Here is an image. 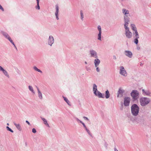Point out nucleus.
Returning a JSON list of instances; mask_svg holds the SVG:
<instances>
[{"label":"nucleus","instance_id":"1","mask_svg":"<svg viewBox=\"0 0 151 151\" xmlns=\"http://www.w3.org/2000/svg\"><path fill=\"white\" fill-rule=\"evenodd\" d=\"M139 108L136 104H134L131 107V111L132 114L134 116H137L139 113Z\"/></svg>","mask_w":151,"mask_h":151},{"label":"nucleus","instance_id":"2","mask_svg":"<svg viewBox=\"0 0 151 151\" xmlns=\"http://www.w3.org/2000/svg\"><path fill=\"white\" fill-rule=\"evenodd\" d=\"M150 101L149 99L146 97L141 98L139 100L140 104L142 106H145L148 104Z\"/></svg>","mask_w":151,"mask_h":151},{"label":"nucleus","instance_id":"3","mask_svg":"<svg viewBox=\"0 0 151 151\" xmlns=\"http://www.w3.org/2000/svg\"><path fill=\"white\" fill-rule=\"evenodd\" d=\"M131 96L134 100H136L138 97L139 92L136 90H133L131 93Z\"/></svg>","mask_w":151,"mask_h":151},{"label":"nucleus","instance_id":"4","mask_svg":"<svg viewBox=\"0 0 151 151\" xmlns=\"http://www.w3.org/2000/svg\"><path fill=\"white\" fill-rule=\"evenodd\" d=\"M125 29V34L128 38H130L132 37V33L129 31V28L127 27H124Z\"/></svg>","mask_w":151,"mask_h":151},{"label":"nucleus","instance_id":"5","mask_svg":"<svg viewBox=\"0 0 151 151\" xmlns=\"http://www.w3.org/2000/svg\"><path fill=\"white\" fill-rule=\"evenodd\" d=\"M124 20L125 23L124 27H127L128 24L130 22V18L127 15H126L124 17Z\"/></svg>","mask_w":151,"mask_h":151},{"label":"nucleus","instance_id":"6","mask_svg":"<svg viewBox=\"0 0 151 151\" xmlns=\"http://www.w3.org/2000/svg\"><path fill=\"white\" fill-rule=\"evenodd\" d=\"M119 73L121 75L125 76H126L127 75V73L126 71L123 66L120 67Z\"/></svg>","mask_w":151,"mask_h":151},{"label":"nucleus","instance_id":"7","mask_svg":"<svg viewBox=\"0 0 151 151\" xmlns=\"http://www.w3.org/2000/svg\"><path fill=\"white\" fill-rule=\"evenodd\" d=\"M130 101V98L128 97H126L124 99V105L125 106H128Z\"/></svg>","mask_w":151,"mask_h":151},{"label":"nucleus","instance_id":"8","mask_svg":"<svg viewBox=\"0 0 151 151\" xmlns=\"http://www.w3.org/2000/svg\"><path fill=\"white\" fill-rule=\"evenodd\" d=\"M3 35L6 38H7L10 42H11L14 46L16 48V47L15 45L14 44L11 38L9 36V35L6 33L3 32Z\"/></svg>","mask_w":151,"mask_h":151},{"label":"nucleus","instance_id":"9","mask_svg":"<svg viewBox=\"0 0 151 151\" xmlns=\"http://www.w3.org/2000/svg\"><path fill=\"white\" fill-rule=\"evenodd\" d=\"M90 53L91 57H94L96 58H98L97 52L95 50H91L90 51Z\"/></svg>","mask_w":151,"mask_h":151},{"label":"nucleus","instance_id":"10","mask_svg":"<svg viewBox=\"0 0 151 151\" xmlns=\"http://www.w3.org/2000/svg\"><path fill=\"white\" fill-rule=\"evenodd\" d=\"M124 90L119 88L118 92L117 97H121L123 96V93H124Z\"/></svg>","mask_w":151,"mask_h":151},{"label":"nucleus","instance_id":"11","mask_svg":"<svg viewBox=\"0 0 151 151\" xmlns=\"http://www.w3.org/2000/svg\"><path fill=\"white\" fill-rule=\"evenodd\" d=\"M54 40L53 37L50 36L48 40V44L51 46L52 44L54 43Z\"/></svg>","mask_w":151,"mask_h":151},{"label":"nucleus","instance_id":"12","mask_svg":"<svg viewBox=\"0 0 151 151\" xmlns=\"http://www.w3.org/2000/svg\"><path fill=\"white\" fill-rule=\"evenodd\" d=\"M98 29L99 31V33L98 35V39L101 40V26L99 25L98 27Z\"/></svg>","mask_w":151,"mask_h":151},{"label":"nucleus","instance_id":"13","mask_svg":"<svg viewBox=\"0 0 151 151\" xmlns=\"http://www.w3.org/2000/svg\"><path fill=\"white\" fill-rule=\"evenodd\" d=\"M125 54L126 56L129 58H131L132 56V52L129 51H125Z\"/></svg>","mask_w":151,"mask_h":151},{"label":"nucleus","instance_id":"14","mask_svg":"<svg viewBox=\"0 0 151 151\" xmlns=\"http://www.w3.org/2000/svg\"><path fill=\"white\" fill-rule=\"evenodd\" d=\"M56 12H55V15L56 17V18L57 20L59 19L58 18V12H59V7L58 5H55Z\"/></svg>","mask_w":151,"mask_h":151},{"label":"nucleus","instance_id":"15","mask_svg":"<svg viewBox=\"0 0 151 151\" xmlns=\"http://www.w3.org/2000/svg\"><path fill=\"white\" fill-rule=\"evenodd\" d=\"M96 96H98L99 98H104V96L99 91L96 93V94H94Z\"/></svg>","mask_w":151,"mask_h":151},{"label":"nucleus","instance_id":"16","mask_svg":"<svg viewBox=\"0 0 151 151\" xmlns=\"http://www.w3.org/2000/svg\"><path fill=\"white\" fill-rule=\"evenodd\" d=\"M95 65L96 67H97L100 63V60L97 58L94 60Z\"/></svg>","mask_w":151,"mask_h":151},{"label":"nucleus","instance_id":"17","mask_svg":"<svg viewBox=\"0 0 151 151\" xmlns=\"http://www.w3.org/2000/svg\"><path fill=\"white\" fill-rule=\"evenodd\" d=\"M14 124L19 130L20 131L22 130V128L19 124H17L15 122H14Z\"/></svg>","mask_w":151,"mask_h":151},{"label":"nucleus","instance_id":"18","mask_svg":"<svg viewBox=\"0 0 151 151\" xmlns=\"http://www.w3.org/2000/svg\"><path fill=\"white\" fill-rule=\"evenodd\" d=\"M122 13L125 15L127 14H129V11L125 9H122Z\"/></svg>","mask_w":151,"mask_h":151},{"label":"nucleus","instance_id":"19","mask_svg":"<svg viewBox=\"0 0 151 151\" xmlns=\"http://www.w3.org/2000/svg\"><path fill=\"white\" fill-rule=\"evenodd\" d=\"M133 33L134 37L139 38V35L137 30L134 31Z\"/></svg>","mask_w":151,"mask_h":151},{"label":"nucleus","instance_id":"20","mask_svg":"<svg viewBox=\"0 0 151 151\" xmlns=\"http://www.w3.org/2000/svg\"><path fill=\"white\" fill-rule=\"evenodd\" d=\"M93 91L94 94H96V93L98 91L97 89V86L95 84H93Z\"/></svg>","mask_w":151,"mask_h":151},{"label":"nucleus","instance_id":"21","mask_svg":"<svg viewBox=\"0 0 151 151\" xmlns=\"http://www.w3.org/2000/svg\"><path fill=\"white\" fill-rule=\"evenodd\" d=\"M142 91L143 93H144L145 95L147 96H149L151 94V93L148 90L145 91L144 89H142Z\"/></svg>","mask_w":151,"mask_h":151},{"label":"nucleus","instance_id":"22","mask_svg":"<svg viewBox=\"0 0 151 151\" xmlns=\"http://www.w3.org/2000/svg\"><path fill=\"white\" fill-rule=\"evenodd\" d=\"M36 87H37V91H38V93L39 97V98L40 99H42V93L40 91V90H39V89L38 88L37 86H36Z\"/></svg>","mask_w":151,"mask_h":151},{"label":"nucleus","instance_id":"23","mask_svg":"<svg viewBox=\"0 0 151 151\" xmlns=\"http://www.w3.org/2000/svg\"><path fill=\"white\" fill-rule=\"evenodd\" d=\"M110 96V94L108 90L105 92V97L106 99H108Z\"/></svg>","mask_w":151,"mask_h":151},{"label":"nucleus","instance_id":"24","mask_svg":"<svg viewBox=\"0 0 151 151\" xmlns=\"http://www.w3.org/2000/svg\"><path fill=\"white\" fill-rule=\"evenodd\" d=\"M131 27L132 30L134 31L137 30V28L135 24H132L131 25Z\"/></svg>","mask_w":151,"mask_h":151},{"label":"nucleus","instance_id":"25","mask_svg":"<svg viewBox=\"0 0 151 151\" xmlns=\"http://www.w3.org/2000/svg\"><path fill=\"white\" fill-rule=\"evenodd\" d=\"M80 15L81 19L82 21L83 20V12L82 10H81L80 11Z\"/></svg>","mask_w":151,"mask_h":151},{"label":"nucleus","instance_id":"26","mask_svg":"<svg viewBox=\"0 0 151 151\" xmlns=\"http://www.w3.org/2000/svg\"><path fill=\"white\" fill-rule=\"evenodd\" d=\"M42 119L43 121L44 124L46 125L49 126V124L47 123V120L44 118H42Z\"/></svg>","mask_w":151,"mask_h":151},{"label":"nucleus","instance_id":"27","mask_svg":"<svg viewBox=\"0 0 151 151\" xmlns=\"http://www.w3.org/2000/svg\"><path fill=\"white\" fill-rule=\"evenodd\" d=\"M29 90L32 91L33 93H35V92L34 91V90L33 89V88L32 87L30 86H29Z\"/></svg>","mask_w":151,"mask_h":151},{"label":"nucleus","instance_id":"28","mask_svg":"<svg viewBox=\"0 0 151 151\" xmlns=\"http://www.w3.org/2000/svg\"><path fill=\"white\" fill-rule=\"evenodd\" d=\"M135 39H134V42L136 44H137L138 43V39L139 38H137V37H135Z\"/></svg>","mask_w":151,"mask_h":151},{"label":"nucleus","instance_id":"29","mask_svg":"<svg viewBox=\"0 0 151 151\" xmlns=\"http://www.w3.org/2000/svg\"><path fill=\"white\" fill-rule=\"evenodd\" d=\"M2 71L3 73L5 76H6L8 77H9V76L7 72L6 71L4 70H3Z\"/></svg>","mask_w":151,"mask_h":151},{"label":"nucleus","instance_id":"30","mask_svg":"<svg viewBox=\"0 0 151 151\" xmlns=\"http://www.w3.org/2000/svg\"><path fill=\"white\" fill-rule=\"evenodd\" d=\"M33 68H34V69L35 70H36V71H37L38 72H40V73L42 72L41 70H40V69L37 68L35 66Z\"/></svg>","mask_w":151,"mask_h":151},{"label":"nucleus","instance_id":"31","mask_svg":"<svg viewBox=\"0 0 151 151\" xmlns=\"http://www.w3.org/2000/svg\"><path fill=\"white\" fill-rule=\"evenodd\" d=\"M37 1V8L38 9H40V7L39 5V2L40 0H36Z\"/></svg>","mask_w":151,"mask_h":151},{"label":"nucleus","instance_id":"32","mask_svg":"<svg viewBox=\"0 0 151 151\" xmlns=\"http://www.w3.org/2000/svg\"><path fill=\"white\" fill-rule=\"evenodd\" d=\"M86 130V131L87 132H88V133L91 136H92V135L91 134V133L90 131L86 128L85 129Z\"/></svg>","mask_w":151,"mask_h":151},{"label":"nucleus","instance_id":"33","mask_svg":"<svg viewBox=\"0 0 151 151\" xmlns=\"http://www.w3.org/2000/svg\"><path fill=\"white\" fill-rule=\"evenodd\" d=\"M6 128H7V129L8 131H10V132H13V131L11 129H10L9 127L8 126Z\"/></svg>","mask_w":151,"mask_h":151},{"label":"nucleus","instance_id":"34","mask_svg":"<svg viewBox=\"0 0 151 151\" xmlns=\"http://www.w3.org/2000/svg\"><path fill=\"white\" fill-rule=\"evenodd\" d=\"M67 103L70 106H71V103L67 99Z\"/></svg>","mask_w":151,"mask_h":151},{"label":"nucleus","instance_id":"35","mask_svg":"<svg viewBox=\"0 0 151 151\" xmlns=\"http://www.w3.org/2000/svg\"><path fill=\"white\" fill-rule=\"evenodd\" d=\"M32 132L34 133H35L36 132V130L35 129L33 128L32 129Z\"/></svg>","mask_w":151,"mask_h":151},{"label":"nucleus","instance_id":"36","mask_svg":"<svg viewBox=\"0 0 151 151\" xmlns=\"http://www.w3.org/2000/svg\"><path fill=\"white\" fill-rule=\"evenodd\" d=\"M0 9H1L3 11H4V9L2 7V6L0 4Z\"/></svg>","mask_w":151,"mask_h":151},{"label":"nucleus","instance_id":"37","mask_svg":"<svg viewBox=\"0 0 151 151\" xmlns=\"http://www.w3.org/2000/svg\"><path fill=\"white\" fill-rule=\"evenodd\" d=\"M83 118L84 119H85L86 120H87V121H88L89 120V119H88V118L86 117H85V116H83Z\"/></svg>","mask_w":151,"mask_h":151},{"label":"nucleus","instance_id":"38","mask_svg":"<svg viewBox=\"0 0 151 151\" xmlns=\"http://www.w3.org/2000/svg\"><path fill=\"white\" fill-rule=\"evenodd\" d=\"M97 67V68H96V70H97V72H99L100 70H99V68L98 67Z\"/></svg>","mask_w":151,"mask_h":151},{"label":"nucleus","instance_id":"39","mask_svg":"<svg viewBox=\"0 0 151 151\" xmlns=\"http://www.w3.org/2000/svg\"><path fill=\"white\" fill-rule=\"evenodd\" d=\"M4 69L1 66H0V70H2V71Z\"/></svg>","mask_w":151,"mask_h":151},{"label":"nucleus","instance_id":"40","mask_svg":"<svg viewBox=\"0 0 151 151\" xmlns=\"http://www.w3.org/2000/svg\"><path fill=\"white\" fill-rule=\"evenodd\" d=\"M82 124L83 125L84 127L85 128V129L87 128L86 126L85 125V124L84 123L83 124Z\"/></svg>","mask_w":151,"mask_h":151},{"label":"nucleus","instance_id":"41","mask_svg":"<svg viewBox=\"0 0 151 151\" xmlns=\"http://www.w3.org/2000/svg\"><path fill=\"white\" fill-rule=\"evenodd\" d=\"M114 151H118L117 149L115 147L114 148Z\"/></svg>","mask_w":151,"mask_h":151},{"label":"nucleus","instance_id":"42","mask_svg":"<svg viewBox=\"0 0 151 151\" xmlns=\"http://www.w3.org/2000/svg\"><path fill=\"white\" fill-rule=\"evenodd\" d=\"M26 122H27L29 125L30 124V123H29V122L27 121H26Z\"/></svg>","mask_w":151,"mask_h":151},{"label":"nucleus","instance_id":"43","mask_svg":"<svg viewBox=\"0 0 151 151\" xmlns=\"http://www.w3.org/2000/svg\"><path fill=\"white\" fill-rule=\"evenodd\" d=\"M63 98H64V100H65V101H66V98L65 97H64V96H63Z\"/></svg>","mask_w":151,"mask_h":151},{"label":"nucleus","instance_id":"44","mask_svg":"<svg viewBox=\"0 0 151 151\" xmlns=\"http://www.w3.org/2000/svg\"><path fill=\"white\" fill-rule=\"evenodd\" d=\"M76 119L77 120V121H80V120H79L78 118H76Z\"/></svg>","mask_w":151,"mask_h":151},{"label":"nucleus","instance_id":"45","mask_svg":"<svg viewBox=\"0 0 151 151\" xmlns=\"http://www.w3.org/2000/svg\"><path fill=\"white\" fill-rule=\"evenodd\" d=\"M79 122H80L82 124H83V122H82L81 121V120H80V121H79Z\"/></svg>","mask_w":151,"mask_h":151},{"label":"nucleus","instance_id":"46","mask_svg":"<svg viewBox=\"0 0 151 151\" xmlns=\"http://www.w3.org/2000/svg\"><path fill=\"white\" fill-rule=\"evenodd\" d=\"M114 59H116V57L115 56H114Z\"/></svg>","mask_w":151,"mask_h":151},{"label":"nucleus","instance_id":"47","mask_svg":"<svg viewBox=\"0 0 151 151\" xmlns=\"http://www.w3.org/2000/svg\"><path fill=\"white\" fill-rule=\"evenodd\" d=\"M86 69L87 70H88V68H87V67H86Z\"/></svg>","mask_w":151,"mask_h":151},{"label":"nucleus","instance_id":"48","mask_svg":"<svg viewBox=\"0 0 151 151\" xmlns=\"http://www.w3.org/2000/svg\"><path fill=\"white\" fill-rule=\"evenodd\" d=\"M85 63L86 64H87V62H86V61H85Z\"/></svg>","mask_w":151,"mask_h":151}]
</instances>
